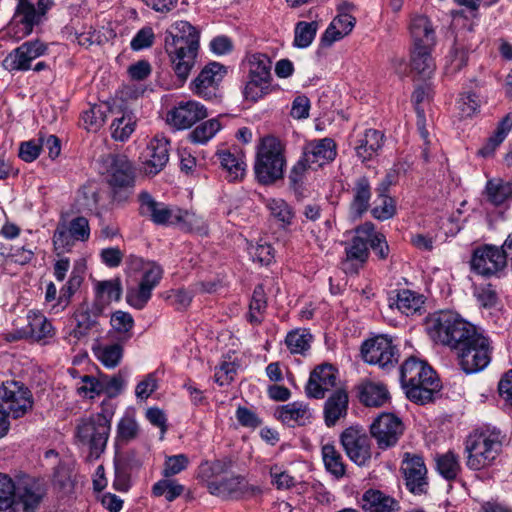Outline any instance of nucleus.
<instances>
[{
  "instance_id": "a211bd4d",
  "label": "nucleus",
  "mask_w": 512,
  "mask_h": 512,
  "mask_svg": "<svg viewBox=\"0 0 512 512\" xmlns=\"http://www.w3.org/2000/svg\"><path fill=\"white\" fill-rule=\"evenodd\" d=\"M107 162V180L114 191L133 188L135 169L127 156L110 155Z\"/></svg>"
},
{
  "instance_id": "f257e3e1",
  "label": "nucleus",
  "mask_w": 512,
  "mask_h": 512,
  "mask_svg": "<svg viewBox=\"0 0 512 512\" xmlns=\"http://www.w3.org/2000/svg\"><path fill=\"white\" fill-rule=\"evenodd\" d=\"M427 330L435 342L450 347L455 354L484 336L481 329L450 311L433 315Z\"/></svg>"
},
{
  "instance_id": "393cba45",
  "label": "nucleus",
  "mask_w": 512,
  "mask_h": 512,
  "mask_svg": "<svg viewBox=\"0 0 512 512\" xmlns=\"http://www.w3.org/2000/svg\"><path fill=\"white\" fill-rule=\"evenodd\" d=\"M316 168H321L336 158L337 145L331 138L307 141L301 153Z\"/></svg>"
},
{
  "instance_id": "9b49d317",
  "label": "nucleus",
  "mask_w": 512,
  "mask_h": 512,
  "mask_svg": "<svg viewBox=\"0 0 512 512\" xmlns=\"http://www.w3.org/2000/svg\"><path fill=\"white\" fill-rule=\"evenodd\" d=\"M361 354L365 362L381 368L393 367L398 362V350L386 335L366 340L361 346Z\"/></svg>"
},
{
  "instance_id": "338daca9",
  "label": "nucleus",
  "mask_w": 512,
  "mask_h": 512,
  "mask_svg": "<svg viewBox=\"0 0 512 512\" xmlns=\"http://www.w3.org/2000/svg\"><path fill=\"white\" fill-rule=\"evenodd\" d=\"M83 121L87 129H98L106 120V112L100 105H93L89 110L83 113Z\"/></svg>"
},
{
  "instance_id": "8fccbe9b",
  "label": "nucleus",
  "mask_w": 512,
  "mask_h": 512,
  "mask_svg": "<svg viewBox=\"0 0 512 512\" xmlns=\"http://www.w3.org/2000/svg\"><path fill=\"white\" fill-rule=\"evenodd\" d=\"M249 63V77L266 79L271 81V66L270 58L262 53H255L248 58Z\"/></svg>"
},
{
  "instance_id": "5701e85b",
  "label": "nucleus",
  "mask_w": 512,
  "mask_h": 512,
  "mask_svg": "<svg viewBox=\"0 0 512 512\" xmlns=\"http://www.w3.org/2000/svg\"><path fill=\"white\" fill-rule=\"evenodd\" d=\"M337 371L330 364H321L311 373L305 387L309 398L322 399L327 391L336 386Z\"/></svg>"
},
{
  "instance_id": "cd10ccee",
  "label": "nucleus",
  "mask_w": 512,
  "mask_h": 512,
  "mask_svg": "<svg viewBox=\"0 0 512 512\" xmlns=\"http://www.w3.org/2000/svg\"><path fill=\"white\" fill-rule=\"evenodd\" d=\"M90 236V227L87 218L83 216L72 219L68 227H58L53 235L54 245L64 247L69 244V238L76 241H86Z\"/></svg>"
},
{
  "instance_id": "4d7b16f0",
  "label": "nucleus",
  "mask_w": 512,
  "mask_h": 512,
  "mask_svg": "<svg viewBox=\"0 0 512 512\" xmlns=\"http://www.w3.org/2000/svg\"><path fill=\"white\" fill-rule=\"evenodd\" d=\"M97 297L104 299L107 303L119 301L122 295V285L119 278L96 283Z\"/></svg>"
},
{
  "instance_id": "f03ea898",
  "label": "nucleus",
  "mask_w": 512,
  "mask_h": 512,
  "mask_svg": "<svg viewBox=\"0 0 512 512\" xmlns=\"http://www.w3.org/2000/svg\"><path fill=\"white\" fill-rule=\"evenodd\" d=\"M46 495L44 485L30 476L13 481L0 473V511L37 512Z\"/></svg>"
},
{
  "instance_id": "2eb2a0df",
  "label": "nucleus",
  "mask_w": 512,
  "mask_h": 512,
  "mask_svg": "<svg viewBox=\"0 0 512 512\" xmlns=\"http://www.w3.org/2000/svg\"><path fill=\"white\" fill-rule=\"evenodd\" d=\"M199 31L187 21H177L167 31L165 50L175 53L178 50L199 49Z\"/></svg>"
},
{
  "instance_id": "58836bf2",
  "label": "nucleus",
  "mask_w": 512,
  "mask_h": 512,
  "mask_svg": "<svg viewBox=\"0 0 512 512\" xmlns=\"http://www.w3.org/2000/svg\"><path fill=\"white\" fill-rule=\"evenodd\" d=\"M221 166L227 172L229 181L242 179L246 171V162L243 156H236L230 151H223L218 154Z\"/></svg>"
},
{
  "instance_id": "bf43d9fd",
  "label": "nucleus",
  "mask_w": 512,
  "mask_h": 512,
  "mask_svg": "<svg viewBox=\"0 0 512 512\" xmlns=\"http://www.w3.org/2000/svg\"><path fill=\"white\" fill-rule=\"evenodd\" d=\"M270 86V80L249 77V81L244 88V97L246 100L256 102L270 92Z\"/></svg>"
},
{
  "instance_id": "72a5a7b5",
  "label": "nucleus",
  "mask_w": 512,
  "mask_h": 512,
  "mask_svg": "<svg viewBox=\"0 0 512 512\" xmlns=\"http://www.w3.org/2000/svg\"><path fill=\"white\" fill-rule=\"evenodd\" d=\"M361 503L364 512H398L399 510L398 502L379 490L366 491Z\"/></svg>"
},
{
  "instance_id": "7ed1b4c3",
  "label": "nucleus",
  "mask_w": 512,
  "mask_h": 512,
  "mask_svg": "<svg viewBox=\"0 0 512 512\" xmlns=\"http://www.w3.org/2000/svg\"><path fill=\"white\" fill-rule=\"evenodd\" d=\"M285 151V143L276 136L267 135L260 139L254 163L259 183L270 185L283 178L287 163Z\"/></svg>"
},
{
  "instance_id": "c9c22d12",
  "label": "nucleus",
  "mask_w": 512,
  "mask_h": 512,
  "mask_svg": "<svg viewBox=\"0 0 512 512\" xmlns=\"http://www.w3.org/2000/svg\"><path fill=\"white\" fill-rule=\"evenodd\" d=\"M384 135L378 130L368 129L355 147L357 156L364 162L372 159L383 146Z\"/></svg>"
},
{
  "instance_id": "774afa93",
  "label": "nucleus",
  "mask_w": 512,
  "mask_h": 512,
  "mask_svg": "<svg viewBox=\"0 0 512 512\" xmlns=\"http://www.w3.org/2000/svg\"><path fill=\"white\" fill-rule=\"evenodd\" d=\"M468 52L464 47L455 46L450 55L446 66L447 73L454 74L466 66Z\"/></svg>"
},
{
  "instance_id": "aec40b11",
  "label": "nucleus",
  "mask_w": 512,
  "mask_h": 512,
  "mask_svg": "<svg viewBox=\"0 0 512 512\" xmlns=\"http://www.w3.org/2000/svg\"><path fill=\"white\" fill-rule=\"evenodd\" d=\"M102 308L99 304H94L92 309L88 306H81L74 314L75 326L70 332V336L78 341L84 340L91 335L99 336L102 333L98 316Z\"/></svg>"
},
{
  "instance_id": "a18cd8bd",
  "label": "nucleus",
  "mask_w": 512,
  "mask_h": 512,
  "mask_svg": "<svg viewBox=\"0 0 512 512\" xmlns=\"http://www.w3.org/2000/svg\"><path fill=\"white\" fill-rule=\"evenodd\" d=\"M311 170H316V168L301 154L296 163L291 167L288 175L289 185L295 192L302 190L307 175Z\"/></svg>"
},
{
  "instance_id": "9d476101",
  "label": "nucleus",
  "mask_w": 512,
  "mask_h": 512,
  "mask_svg": "<svg viewBox=\"0 0 512 512\" xmlns=\"http://www.w3.org/2000/svg\"><path fill=\"white\" fill-rule=\"evenodd\" d=\"M492 351L491 340L484 335L455 355L460 368L466 374H473L482 371L488 366L491 361Z\"/></svg>"
},
{
  "instance_id": "603ef678",
  "label": "nucleus",
  "mask_w": 512,
  "mask_h": 512,
  "mask_svg": "<svg viewBox=\"0 0 512 512\" xmlns=\"http://www.w3.org/2000/svg\"><path fill=\"white\" fill-rule=\"evenodd\" d=\"M318 30L316 21H300L296 24L294 30V45L298 48L308 47L314 40Z\"/></svg>"
},
{
  "instance_id": "09e8293b",
  "label": "nucleus",
  "mask_w": 512,
  "mask_h": 512,
  "mask_svg": "<svg viewBox=\"0 0 512 512\" xmlns=\"http://www.w3.org/2000/svg\"><path fill=\"white\" fill-rule=\"evenodd\" d=\"M312 335L306 329H296L287 334L285 343L293 354H304L309 350Z\"/></svg>"
},
{
  "instance_id": "4468645a",
  "label": "nucleus",
  "mask_w": 512,
  "mask_h": 512,
  "mask_svg": "<svg viewBox=\"0 0 512 512\" xmlns=\"http://www.w3.org/2000/svg\"><path fill=\"white\" fill-rule=\"evenodd\" d=\"M340 442L346 455L356 465L365 466L371 459L370 440L360 429H345L340 435Z\"/></svg>"
},
{
  "instance_id": "c03bdc74",
  "label": "nucleus",
  "mask_w": 512,
  "mask_h": 512,
  "mask_svg": "<svg viewBox=\"0 0 512 512\" xmlns=\"http://www.w3.org/2000/svg\"><path fill=\"white\" fill-rule=\"evenodd\" d=\"M175 225L183 231L196 232L199 234L207 233V225L203 218L192 211L178 208Z\"/></svg>"
},
{
  "instance_id": "39448f33",
  "label": "nucleus",
  "mask_w": 512,
  "mask_h": 512,
  "mask_svg": "<svg viewBox=\"0 0 512 512\" xmlns=\"http://www.w3.org/2000/svg\"><path fill=\"white\" fill-rule=\"evenodd\" d=\"M113 412L107 409L81 419L76 427L77 441L89 448V458L97 459L104 452L111 431Z\"/></svg>"
},
{
  "instance_id": "5fc2aeb1",
  "label": "nucleus",
  "mask_w": 512,
  "mask_h": 512,
  "mask_svg": "<svg viewBox=\"0 0 512 512\" xmlns=\"http://www.w3.org/2000/svg\"><path fill=\"white\" fill-rule=\"evenodd\" d=\"M220 129L221 124L218 119H210L193 129L189 134V139L193 143L204 144L213 138Z\"/></svg>"
},
{
  "instance_id": "49530a36",
  "label": "nucleus",
  "mask_w": 512,
  "mask_h": 512,
  "mask_svg": "<svg viewBox=\"0 0 512 512\" xmlns=\"http://www.w3.org/2000/svg\"><path fill=\"white\" fill-rule=\"evenodd\" d=\"M110 324L117 333L119 340L127 341L132 337L134 319L130 313L122 310L115 311L111 315Z\"/></svg>"
},
{
  "instance_id": "f704fd0d",
  "label": "nucleus",
  "mask_w": 512,
  "mask_h": 512,
  "mask_svg": "<svg viewBox=\"0 0 512 512\" xmlns=\"http://www.w3.org/2000/svg\"><path fill=\"white\" fill-rule=\"evenodd\" d=\"M28 324L26 326L31 339L37 342L47 343V339L54 336V328L51 322L41 313L29 311L27 314Z\"/></svg>"
},
{
  "instance_id": "680f3d73",
  "label": "nucleus",
  "mask_w": 512,
  "mask_h": 512,
  "mask_svg": "<svg viewBox=\"0 0 512 512\" xmlns=\"http://www.w3.org/2000/svg\"><path fill=\"white\" fill-rule=\"evenodd\" d=\"M138 435V424L133 416L125 415L117 425V438L119 441L127 443L135 439Z\"/></svg>"
},
{
  "instance_id": "69168bd1",
  "label": "nucleus",
  "mask_w": 512,
  "mask_h": 512,
  "mask_svg": "<svg viewBox=\"0 0 512 512\" xmlns=\"http://www.w3.org/2000/svg\"><path fill=\"white\" fill-rule=\"evenodd\" d=\"M98 391L106 394L108 397H115L122 391L124 380L120 374L109 377L101 376V384H98Z\"/></svg>"
},
{
  "instance_id": "6e6d98bb",
  "label": "nucleus",
  "mask_w": 512,
  "mask_h": 512,
  "mask_svg": "<svg viewBox=\"0 0 512 512\" xmlns=\"http://www.w3.org/2000/svg\"><path fill=\"white\" fill-rule=\"evenodd\" d=\"M184 492V486L175 480L168 478L161 479L152 487V493L156 497L164 496L169 502L174 501Z\"/></svg>"
},
{
  "instance_id": "a878e982",
  "label": "nucleus",
  "mask_w": 512,
  "mask_h": 512,
  "mask_svg": "<svg viewBox=\"0 0 512 512\" xmlns=\"http://www.w3.org/2000/svg\"><path fill=\"white\" fill-rule=\"evenodd\" d=\"M401 469L404 474L406 486L410 492L414 494L426 492L428 485L426 477L427 469L422 457L406 454Z\"/></svg>"
},
{
  "instance_id": "b1692460",
  "label": "nucleus",
  "mask_w": 512,
  "mask_h": 512,
  "mask_svg": "<svg viewBox=\"0 0 512 512\" xmlns=\"http://www.w3.org/2000/svg\"><path fill=\"white\" fill-rule=\"evenodd\" d=\"M169 161V140L162 136L156 135L147 145L143 168L146 174H158Z\"/></svg>"
},
{
  "instance_id": "c85d7f7f",
  "label": "nucleus",
  "mask_w": 512,
  "mask_h": 512,
  "mask_svg": "<svg viewBox=\"0 0 512 512\" xmlns=\"http://www.w3.org/2000/svg\"><path fill=\"white\" fill-rule=\"evenodd\" d=\"M352 199L349 206L350 215L353 218H360L370 207L372 187L366 176L355 179L351 189Z\"/></svg>"
},
{
  "instance_id": "c756f323",
  "label": "nucleus",
  "mask_w": 512,
  "mask_h": 512,
  "mask_svg": "<svg viewBox=\"0 0 512 512\" xmlns=\"http://www.w3.org/2000/svg\"><path fill=\"white\" fill-rule=\"evenodd\" d=\"M275 415L282 423L291 427L306 425L312 418V412L308 404L301 401L278 407Z\"/></svg>"
},
{
  "instance_id": "e433bc0d",
  "label": "nucleus",
  "mask_w": 512,
  "mask_h": 512,
  "mask_svg": "<svg viewBox=\"0 0 512 512\" xmlns=\"http://www.w3.org/2000/svg\"><path fill=\"white\" fill-rule=\"evenodd\" d=\"M169 55L173 71L180 80L185 82L190 75L192 68L195 65L198 51L192 50H178L175 53L166 51Z\"/></svg>"
},
{
  "instance_id": "864d4df0",
  "label": "nucleus",
  "mask_w": 512,
  "mask_h": 512,
  "mask_svg": "<svg viewBox=\"0 0 512 512\" xmlns=\"http://www.w3.org/2000/svg\"><path fill=\"white\" fill-rule=\"evenodd\" d=\"M267 208L271 215L284 226L292 224L295 214L292 207L285 200L280 198L268 199Z\"/></svg>"
},
{
  "instance_id": "0e129e2a",
  "label": "nucleus",
  "mask_w": 512,
  "mask_h": 512,
  "mask_svg": "<svg viewBox=\"0 0 512 512\" xmlns=\"http://www.w3.org/2000/svg\"><path fill=\"white\" fill-rule=\"evenodd\" d=\"M225 469L226 465L222 461L204 462L199 467V478L206 482L207 486L209 482H218L213 479L221 475Z\"/></svg>"
},
{
  "instance_id": "f8f14e48",
  "label": "nucleus",
  "mask_w": 512,
  "mask_h": 512,
  "mask_svg": "<svg viewBox=\"0 0 512 512\" xmlns=\"http://www.w3.org/2000/svg\"><path fill=\"white\" fill-rule=\"evenodd\" d=\"M403 431L404 425L401 419L392 413L380 414L370 425L371 436L383 450L395 446Z\"/></svg>"
},
{
  "instance_id": "7c9ffc66",
  "label": "nucleus",
  "mask_w": 512,
  "mask_h": 512,
  "mask_svg": "<svg viewBox=\"0 0 512 512\" xmlns=\"http://www.w3.org/2000/svg\"><path fill=\"white\" fill-rule=\"evenodd\" d=\"M348 394L344 389L334 391L324 403V421L328 427H333L341 418L347 415Z\"/></svg>"
},
{
  "instance_id": "79ce46f5",
  "label": "nucleus",
  "mask_w": 512,
  "mask_h": 512,
  "mask_svg": "<svg viewBox=\"0 0 512 512\" xmlns=\"http://www.w3.org/2000/svg\"><path fill=\"white\" fill-rule=\"evenodd\" d=\"M96 358L107 368H115L123 357V347L119 343L93 347Z\"/></svg>"
},
{
  "instance_id": "4be33fe9",
  "label": "nucleus",
  "mask_w": 512,
  "mask_h": 512,
  "mask_svg": "<svg viewBox=\"0 0 512 512\" xmlns=\"http://www.w3.org/2000/svg\"><path fill=\"white\" fill-rule=\"evenodd\" d=\"M142 216L148 217L156 225H175L178 208H170L164 203L157 202L148 192L139 195Z\"/></svg>"
},
{
  "instance_id": "1a4fd4ad",
  "label": "nucleus",
  "mask_w": 512,
  "mask_h": 512,
  "mask_svg": "<svg viewBox=\"0 0 512 512\" xmlns=\"http://www.w3.org/2000/svg\"><path fill=\"white\" fill-rule=\"evenodd\" d=\"M374 224L365 222L355 229V235L345 247L346 259L342 269L346 273H357L369 257V239Z\"/></svg>"
},
{
  "instance_id": "f3484780",
  "label": "nucleus",
  "mask_w": 512,
  "mask_h": 512,
  "mask_svg": "<svg viewBox=\"0 0 512 512\" xmlns=\"http://www.w3.org/2000/svg\"><path fill=\"white\" fill-rule=\"evenodd\" d=\"M226 68L217 62L207 64L192 82V91L207 100L217 97L218 84L226 74Z\"/></svg>"
},
{
  "instance_id": "dca6fc26",
  "label": "nucleus",
  "mask_w": 512,
  "mask_h": 512,
  "mask_svg": "<svg viewBox=\"0 0 512 512\" xmlns=\"http://www.w3.org/2000/svg\"><path fill=\"white\" fill-rule=\"evenodd\" d=\"M46 51V44L39 40L24 42L6 56L3 66L9 71L29 70L31 62L44 55Z\"/></svg>"
},
{
  "instance_id": "ea45409f",
  "label": "nucleus",
  "mask_w": 512,
  "mask_h": 512,
  "mask_svg": "<svg viewBox=\"0 0 512 512\" xmlns=\"http://www.w3.org/2000/svg\"><path fill=\"white\" fill-rule=\"evenodd\" d=\"M136 117L132 112L125 111L115 117L111 124V136L116 141H126L135 130Z\"/></svg>"
},
{
  "instance_id": "e2e57ef3",
  "label": "nucleus",
  "mask_w": 512,
  "mask_h": 512,
  "mask_svg": "<svg viewBox=\"0 0 512 512\" xmlns=\"http://www.w3.org/2000/svg\"><path fill=\"white\" fill-rule=\"evenodd\" d=\"M189 459L185 454L168 456L164 462L163 476L165 478L172 477L185 470L188 466Z\"/></svg>"
},
{
  "instance_id": "13d9d810",
  "label": "nucleus",
  "mask_w": 512,
  "mask_h": 512,
  "mask_svg": "<svg viewBox=\"0 0 512 512\" xmlns=\"http://www.w3.org/2000/svg\"><path fill=\"white\" fill-rule=\"evenodd\" d=\"M267 302L265 297L264 288L262 285L255 287L252 295V299L249 306V321L253 324H259L261 322V314L266 309Z\"/></svg>"
},
{
  "instance_id": "6ab92c4d",
  "label": "nucleus",
  "mask_w": 512,
  "mask_h": 512,
  "mask_svg": "<svg viewBox=\"0 0 512 512\" xmlns=\"http://www.w3.org/2000/svg\"><path fill=\"white\" fill-rule=\"evenodd\" d=\"M507 264L506 255L500 248L485 245L474 251L471 260L472 269L483 276H490L502 270Z\"/></svg>"
},
{
  "instance_id": "37998d69",
  "label": "nucleus",
  "mask_w": 512,
  "mask_h": 512,
  "mask_svg": "<svg viewBox=\"0 0 512 512\" xmlns=\"http://www.w3.org/2000/svg\"><path fill=\"white\" fill-rule=\"evenodd\" d=\"M322 458L325 468L336 478H342L346 472V466L342 455L332 444H326L322 447Z\"/></svg>"
},
{
  "instance_id": "6e6552de",
  "label": "nucleus",
  "mask_w": 512,
  "mask_h": 512,
  "mask_svg": "<svg viewBox=\"0 0 512 512\" xmlns=\"http://www.w3.org/2000/svg\"><path fill=\"white\" fill-rule=\"evenodd\" d=\"M32 394L27 387L17 381H6L0 384V411L8 417L24 416L32 409Z\"/></svg>"
},
{
  "instance_id": "de8ad7c7",
  "label": "nucleus",
  "mask_w": 512,
  "mask_h": 512,
  "mask_svg": "<svg viewBox=\"0 0 512 512\" xmlns=\"http://www.w3.org/2000/svg\"><path fill=\"white\" fill-rule=\"evenodd\" d=\"M393 304L396 305L398 310L408 316L414 314L421 308L423 299L415 292L403 289L397 293V298Z\"/></svg>"
},
{
  "instance_id": "ddd939ff",
  "label": "nucleus",
  "mask_w": 512,
  "mask_h": 512,
  "mask_svg": "<svg viewBox=\"0 0 512 512\" xmlns=\"http://www.w3.org/2000/svg\"><path fill=\"white\" fill-rule=\"evenodd\" d=\"M162 269L155 262L143 265V275L138 288L129 289L126 294L128 304L136 309H142L151 298L152 290L162 278Z\"/></svg>"
},
{
  "instance_id": "bb28decb",
  "label": "nucleus",
  "mask_w": 512,
  "mask_h": 512,
  "mask_svg": "<svg viewBox=\"0 0 512 512\" xmlns=\"http://www.w3.org/2000/svg\"><path fill=\"white\" fill-rule=\"evenodd\" d=\"M354 8L351 3H343L339 6V14L332 20L321 37L324 46H330L348 35L355 26L356 19L348 12Z\"/></svg>"
},
{
  "instance_id": "3c124183",
  "label": "nucleus",
  "mask_w": 512,
  "mask_h": 512,
  "mask_svg": "<svg viewBox=\"0 0 512 512\" xmlns=\"http://www.w3.org/2000/svg\"><path fill=\"white\" fill-rule=\"evenodd\" d=\"M436 465L440 475L447 480L455 479L461 470L458 456L451 451L438 456Z\"/></svg>"
},
{
  "instance_id": "a19ab883",
  "label": "nucleus",
  "mask_w": 512,
  "mask_h": 512,
  "mask_svg": "<svg viewBox=\"0 0 512 512\" xmlns=\"http://www.w3.org/2000/svg\"><path fill=\"white\" fill-rule=\"evenodd\" d=\"M388 399V391L381 383L368 382L360 391V401L366 406L379 407Z\"/></svg>"
},
{
  "instance_id": "052dcab7",
  "label": "nucleus",
  "mask_w": 512,
  "mask_h": 512,
  "mask_svg": "<svg viewBox=\"0 0 512 512\" xmlns=\"http://www.w3.org/2000/svg\"><path fill=\"white\" fill-rule=\"evenodd\" d=\"M488 200L494 205H500L509 197L510 187L501 180H489L486 184Z\"/></svg>"
},
{
  "instance_id": "412c9836",
  "label": "nucleus",
  "mask_w": 512,
  "mask_h": 512,
  "mask_svg": "<svg viewBox=\"0 0 512 512\" xmlns=\"http://www.w3.org/2000/svg\"><path fill=\"white\" fill-rule=\"evenodd\" d=\"M207 117L206 108L197 101H181L168 113V123L176 129H187Z\"/></svg>"
},
{
  "instance_id": "2f4dec72",
  "label": "nucleus",
  "mask_w": 512,
  "mask_h": 512,
  "mask_svg": "<svg viewBox=\"0 0 512 512\" xmlns=\"http://www.w3.org/2000/svg\"><path fill=\"white\" fill-rule=\"evenodd\" d=\"M207 489L210 494L217 497L240 498L248 491V484L245 478L237 476L209 482Z\"/></svg>"
},
{
  "instance_id": "423d86ee",
  "label": "nucleus",
  "mask_w": 512,
  "mask_h": 512,
  "mask_svg": "<svg viewBox=\"0 0 512 512\" xmlns=\"http://www.w3.org/2000/svg\"><path fill=\"white\" fill-rule=\"evenodd\" d=\"M503 436L500 430L486 429L471 434L466 440L467 466L480 470L490 465L501 451Z\"/></svg>"
},
{
  "instance_id": "4c0bfd02",
  "label": "nucleus",
  "mask_w": 512,
  "mask_h": 512,
  "mask_svg": "<svg viewBox=\"0 0 512 512\" xmlns=\"http://www.w3.org/2000/svg\"><path fill=\"white\" fill-rule=\"evenodd\" d=\"M431 47L413 48L411 54V70L422 78H430L435 71V63L430 53Z\"/></svg>"
},
{
  "instance_id": "473e14b6",
  "label": "nucleus",
  "mask_w": 512,
  "mask_h": 512,
  "mask_svg": "<svg viewBox=\"0 0 512 512\" xmlns=\"http://www.w3.org/2000/svg\"><path fill=\"white\" fill-rule=\"evenodd\" d=\"M409 29L414 42V48H419L421 46L432 47L434 45L435 32L426 16H413L411 18Z\"/></svg>"
},
{
  "instance_id": "20e7f679",
  "label": "nucleus",
  "mask_w": 512,
  "mask_h": 512,
  "mask_svg": "<svg viewBox=\"0 0 512 512\" xmlns=\"http://www.w3.org/2000/svg\"><path fill=\"white\" fill-rule=\"evenodd\" d=\"M400 379L407 397L420 404L431 401L439 388V380L434 370L427 363L415 358L403 363Z\"/></svg>"
},
{
  "instance_id": "0eeeda50",
  "label": "nucleus",
  "mask_w": 512,
  "mask_h": 512,
  "mask_svg": "<svg viewBox=\"0 0 512 512\" xmlns=\"http://www.w3.org/2000/svg\"><path fill=\"white\" fill-rule=\"evenodd\" d=\"M52 5L53 0H38L37 6L31 1H18L9 31L17 40L30 35L33 28L43 22Z\"/></svg>"
}]
</instances>
